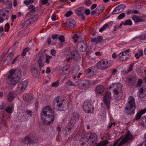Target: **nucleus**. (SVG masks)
<instances>
[{
  "mask_svg": "<svg viewBox=\"0 0 146 146\" xmlns=\"http://www.w3.org/2000/svg\"><path fill=\"white\" fill-rule=\"evenodd\" d=\"M58 35L57 34H55L52 36V38L53 40L58 38Z\"/></svg>",
  "mask_w": 146,
  "mask_h": 146,
  "instance_id": "55",
  "label": "nucleus"
},
{
  "mask_svg": "<svg viewBox=\"0 0 146 146\" xmlns=\"http://www.w3.org/2000/svg\"><path fill=\"white\" fill-rule=\"evenodd\" d=\"M52 58V56H47L46 57L45 62L47 64L49 63V60L51 59Z\"/></svg>",
  "mask_w": 146,
  "mask_h": 146,
  "instance_id": "47",
  "label": "nucleus"
},
{
  "mask_svg": "<svg viewBox=\"0 0 146 146\" xmlns=\"http://www.w3.org/2000/svg\"><path fill=\"white\" fill-rule=\"evenodd\" d=\"M18 117L19 119L20 120L22 121H23L25 120H26L28 117L27 116H25L24 115H22L20 114L19 115H18Z\"/></svg>",
  "mask_w": 146,
  "mask_h": 146,
  "instance_id": "35",
  "label": "nucleus"
},
{
  "mask_svg": "<svg viewBox=\"0 0 146 146\" xmlns=\"http://www.w3.org/2000/svg\"><path fill=\"white\" fill-rule=\"evenodd\" d=\"M84 12L86 15H89L90 13V10L89 9H84Z\"/></svg>",
  "mask_w": 146,
  "mask_h": 146,
  "instance_id": "59",
  "label": "nucleus"
},
{
  "mask_svg": "<svg viewBox=\"0 0 146 146\" xmlns=\"http://www.w3.org/2000/svg\"><path fill=\"white\" fill-rule=\"evenodd\" d=\"M108 143V142L107 140H106L105 141H103L98 143L96 145V146H105L107 145Z\"/></svg>",
  "mask_w": 146,
  "mask_h": 146,
  "instance_id": "37",
  "label": "nucleus"
},
{
  "mask_svg": "<svg viewBox=\"0 0 146 146\" xmlns=\"http://www.w3.org/2000/svg\"><path fill=\"white\" fill-rule=\"evenodd\" d=\"M6 111L8 113H11L12 111V109L11 108L8 107L6 109Z\"/></svg>",
  "mask_w": 146,
  "mask_h": 146,
  "instance_id": "64",
  "label": "nucleus"
},
{
  "mask_svg": "<svg viewBox=\"0 0 146 146\" xmlns=\"http://www.w3.org/2000/svg\"><path fill=\"white\" fill-rule=\"evenodd\" d=\"M111 98L110 92H106L105 94V96L103 98V101L108 109L109 108L110 100Z\"/></svg>",
  "mask_w": 146,
  "mask_h": 146,
  "instance_id": "11",
  "label": "nucleus"
},
{
  "mask_svg": "<svg viewBox=\"0 0 146 146\" xmlns=\"http://www.w3.org/2000/svg\"><path fill=\"white\" fill-rule=\"evenodd\" d=\"M125 5H124L122 4L116 7L113 10V12L114 13L116 12H121L125 8Z\"/></svg>",
  "mask_w": 146,
  "mask_h": 146,
  "instance_id": "23",
  "label": "nucleus"
},
{
  "mask_svg": "<svg viewBox=\"0 0 146 146\" xmlns=\"http://www.w3.org/2000/svg\"><path fill=\"white\" fill-rule=\"evenodd\" d=\"M143 54V52L142 50L139 51L137 53H136L135 56L136 59H138L139 58V56H142Z\"/></svg>",
  "mask_w": 146,
  "mask_h": 146,
  "instance_id": "36",
  "label": "nucleus"
},
{
  "mask_svg": "<svg viewBox=\"0 0 146 146\" xmlns=\"http://www.w3.org/2000/svg\"><path fill=\"white\" fill-rule=\"evenodd\" d=\"M28 84V82L26 81H23L18 85L17 89L20 92H23L27 87Z\"/></svg>",
  "mask_w": 146,
  "mask_h": 146,
  "instance_id": "12",
  "label": "nucleus"
},
{
  "mask_svg": "<svg viewBox=\"0 0 146 146\" xmlns=\"http://www.w3.org/2000/svg\"><path fill=\"white\" fill-rule=\"evenodd\" d=\"M61 70L63 72V73L65 74H66L69 72L68 68L66 66L63 67L62 68H61Z\"/></svg>",
  "mask_w": 146,
  "mask_h": 146,
  "instance_id": "38",
  "label": "nucleus"
},
{
  "mask_svg": "<svg viewBox=\"0 0 146 146\" xmlns=\"http://www.w3.org/2000/svg\"><path fill=\"white\" fill-rule=\"evenodd\" d=\"M30 24V23L27 19L21 25V26L22 27H25L27 26Z\"/></svg>",
  "mask_w": 146,
  "mask_h": 146,
  "instance_id": "42",
  "label": "nucleus"
},
{
  "mask_svg": "<svg viewBox=\"0 0 146 146\" xmlns=\"http://www.w3.org/2000/svg\"><path fill=\"white\" fill-rule=\"evenodd\" d=\"M133 64H130L129 67L128 71V72H130L131 71L133 70Z\"/></svg>",
  "mask_w": 146,
  "mask_h": 146,
  "instance_id": "54",
  "label": "nucleus"
},
{
  "mask_svg": "<svg viewBox=\"0 0 146 146\" xmlns=\"http://www.w3.org/2000/svg\"><path fill=\"white\" fill-rule=\"evenodd\" d=\"M82 80L77 81L75 82V86L78 87L82 86Z\"/></svg>",
  "mask_w": 146,
  "mask_h": 146,
  "instance_id": "41",
  "label": "nucleus"
},
{
  "mask_svg": "<svg viewBox=\"0 0 146 146\" xmlns=\"http://www.w3.org/2000/svg\"><path fill=\"white\" fill-rule=\"evenodd\" d=\"M146 87L143 89V88H141L139 90V92L140 93L139 95V97L141 98H143L146 96Z\"/></svg>",
  "mask_w": 146,
  "mask_h": 146,
  "instance_id": "24",
  "label": "nucleus"
},
{
  "mask_svg": "<svg viewBox=\"0 0 146 146\" xmlns=\"http://www.w3.org/2000/svg\"><path fill=\"white\" fill-rule=\"evenodd\" d=\"M146 38V34H144L143 35L139 36V39L141 40L145 39Z\"/></svg>",
  "mask_w": 146,
  "mask_h": 146,
  "instance_id": "58",
  "label": "nucleus"
},
{
  "mask_svg": "<svg viewBox=\"0 0 146 146\" xmlns=\"http://www.w3.org/2000/svg\"><path fill=\"white\" fill-rule=\"evenodd\" d=\"M3 31V27H0V36H1L4 34Z\"/></svg>",
  "mask_w": 146,
  "mask_h": 146,
  "instance_id": "57",
  "label": "nucleus"
},
{
  "mask_svg": "<svg viewBox=\"0 0 146 146\" xmlns=\"http://www.w3.org/2000/svg\"><path fill=\"white\" fill-rule=\"evenodd\" d=\"M33 2L34 0H25L24 1V3L27 5H28L31 3H33Z\"/></svg>",
  "mask_w": 146,
  "mask_h": 146,
  "instance_id": "49",
  "label": "nucleus"
},
{
  "mask_svg": "<svg viewBox=\"0 0 146 146\" xmlns=\"http://www.w3.org/2000/svg\"><path fill=\"white\" fill-rule=\"evenodd\" d=\"M29 139V144H32L33 143V137L28 136Z\"/></svg>",
  "mask_w": 146,
  "mask_h": 146,
  "instance_id": "56",
  "label": "nucleus"
},
{
  "mask_svg": "<svg viewBox=\"0 0 146 146\" xmlns=\"http://www.w3.org/2000/svg\"><path fill=\"white\" fill-rule=\"evenodd\" d=\"M23 98L25 101L29 102L33 99V95L30 93L25 94L23 95Z\"/></svg>",
  "mask_w": 146,
  "mask_h": 146,
  "instance_id": "18",
  "label": "nucleus"
},
{
  "mask_svg": "<svg viewBox=\"0 0 146 146\" xmlns=\"http://www.w3.org/2000/svg\"><path fill=\"white\" fill-rule=\"evenodd\" d=\"M132 23L130 19H128L126 20L123 25H132Z\"/></svg>",
  "mask_w": 146,
  "mask_h": 146,
  "instance_id": "43",
  "label": "nucleus"
},
{
  "mask_svg": "<svg viewBox=\"0 0 146 146\" xmlns=\"http://www.w3.org/2000/svg\"><path fill=\"white\" fill-rule=\"evenodd\" d=\"M39 142V140L37 137H33V144L38 143Z\"/></svg>",
  "mask_w": 146,
  "mask_h": 146,
  "instance_id": "44",
  "label": "nucleus"
},
{
  "mask_svg": "<svg viewBox=\"0 0 146 146\" xmlns=\"http://www.w3.org/2000/svg\"><path fill=\"white\" fill-rule=\"evenodd\" d=\"M29 139L28 136H26L25 139L23 140L22 142L23 143H25L27 144H29Z\"/></svg>",
  "mask_w": 146,
  "mask_h": 146,
  "instance_id": "46",
  "label": "nucleus"
},
{
  "mask_svg": "<svg viewBox=\"0 0 146 146\" xmlns=\"http://www.w3.org/2000/svg\"><path fill=\"white\" fill-rule=\"evenodd\" d=\"M103 37L101 36H98L97 38H92L91 39V42H100L103 40Z\"/></svg>",
  "mask_w": 146,
  "mask_h": 146,
  "instance_id": "28",
  "label": "nucleus"
},
{
  "mask_svg": "<svg viewBox=\"0 0 146 146\" xmlns=\"http://www.w3.org/2000/svg\"><path fill=\"white\" fill-rule=\"evenodd\" d=\"M83 108L85 111L87 113L92 112L94 110L92 104L87 101H85L84 102Z\"/></svg>",
  "mask_w": 146,
  "mask_h": 146,
  "instance_id": "9",
  "label": "nucleus"
},
{
  "mask_svg": "<svg viewBox=\"0 0 146 146\" xmlns=\"http://www.w3.org/2000/svg\"><path fill=\"white\" fill-rule=\"evenodd\" d=\"M9 11L8 10H6L5 11H4V12H3L2 13H1V15L2 17H4L6 16L5 19L6 20H7L8 19L9 16Z\"/></svg>",
  "mask_w": 146,
  "mask_h": 146,
  "instance_id": "33",
  "label": "nucleus"
},
{
  "mask_svg": "<svg viewBox=\"0 0 146 146\" xmlns=\"http://www.w3.org/2000/svg\"><path fill=\"white\" fill-rule=\"evenodd\" d=\"M86 73L93 76L96 74L97 72L96 68L94 66L91 67L85 70Z\"/></svg>",
  "mask_w": 146,
  "mask_h": 146,
  "instance_id": "16",
  "label": "nucleus"
},
{
  "mask_svg": "<svg viewBox=\"0 0 146 146\" xmlns=\"http://www.w3.org/2000/svg\"><path fill=\"white\" fill-rule=\"evenodd\" d=\"M82 87L84 88L88 87L91 84L90 82L86 80H82Z\"/></svg>",
  "mask_w": 146,
  "mask_h": 146,
  "instance_id": "31",
  "label": "nucleus"
},
{
  "mask_svg": "<svg viewBox=\"0 0 146 146\" xmlns=\"http://www.w3.org/2000/svg\"><path fill=\"white\" fill-rule=\"evenodd\" d=\"M122 84L120 83L117 84L115 88L113 91L114 95H117L119 94H121L122 95L123 93L122 89Z\"/></svg>",
  "mask_w": 146,
  "mask_h": 146,
  "instance_id": "14",
  "label": "nucleus"
},
{
  "mask_svg": "<svg viewBox=\"0 0 146 146\" xmlns=\"http://www.w3.org/2000/svg\"><path fill=\"white\" fill-rule=\"evenodd\" d=\"M104 90L105 87L103 85H99L96 86L94 89V91L96 94H101L104 93Z\"/></svg>",
  "mask_w": 146,
  "mask_h": 146,
  "instance_id": "13",
  "label": "nucleus"
},
{
  "mask_svg": "<svg viewBox=\"0 0 146 146\" xmlns=\"http://www.w3.org/2000/svg\"><path fill=\"white\" fill-rule=\"evenodd\" d=\"M58 97H57L55 99L57 103L56 105L59 108L58 110L60 111H64L68 108V102L64 100H62L58 99Z\"/></svg>",
  "mask_w": 146,
  "mask_h": 146,
  "instance_id": "4",
  "label": "nucleus"
},
{
  "mask_svg": "<svg viewBox=\"0 0 146 146\" xmlns=\"http://www.w3.org/2000/svg\"><path fill=\"white\" fill-rule=\"evenodd\" d=\"M66 24L67 26L72 28L75 26L76 22L74 19L72 18H70L67 20Z\"/></svg>",
  "mask_w": 146,
  "mask_h": 146,
  "instance_id": "19",
  "label": "nucleus"
},
{
  "mask_svg": "<svg viewBox=\"0 0 146 146\" xmlns=\"http://www.w3.org/2000/svg\"><path fill=\"white\" fill-rule=\"evenodd\" d=\"M146 112V108L142 110L139 113H137L135 117L136 120H137L140 118L142 114Z\"/></svg>",
  "mask_w": 146,
  "mask_h": 146,
  "instance_id": "29",
  "label": "nucleus"
},
{
  "mask_svg": "<svg viewBox=\"0 0 146 146\" xmlns=\"http://www.w3.org/2000/svg\"><path fill=\"white\" fill-rule=\"evenodd\" d=\"M79 117L80 115L78 113H72V117L69 122L72 123L74 124L76 121L79 119Z\"/></svg>",
  "mask_w": 146,
  "mask_h": 146,
  "instance_id": "17",
  "label": "nucleus"
},
{
  "mask_svg": "<svg viewBox=\"0 0 146 146\" xmlns=\"http://www.w3.org/2000/svg\"><path fill=\"white\" fill-rule=\"evenodd\" d=\"M125 16V14L124 13H122L118 17V18L120 20L124 17Z\"/></svg>",
  "mask_w": 146,
  "mask_h": 146,
  "instance_id": "51",
  "label": "nucleus"
},
{
  "mask_svg": "<svg viewBox=\"0 0 146 146\" xmlns=\"http://www.w3.org/2000/svg\"><path fill=\"white\" fill-rule=\"evenodd\" d=\"M72 12L71 11H68L66 13L65 15L67 17H70L72 14Z\"/></svg>",
  "mask_w": 146,
  "mask_h": 146,
  "instance_id": "53",
  "label": "nucleus"
},
{
  "mask_svg": "<svg viewBox=\"0 0 146 146\" xmlns=\"http://www.w3.org/2000/svg\"><path fill=\"white\" fill-rule=\"evenodd\" d=\"M127 54H125L123 53H121L118 55L119 59L122 61H125L128 59Z\"/></svg>",
  "mask_w": 146,
  "mask_h": 146,
  "instance_id": "27",
  "label": "nucleus"
},
{
  "mask_svg": "<svg viewBox=\"0 0 146 146\" xmlns=\"http://www.w3.org/2000/svg\"><path fill=\"white\" fill-rule=\"evenodd\" d=\"M68 54L71 55L72 60L76 62H78L81 60V57L78 51L75 49L68 51Z\"/></svg>",
  "mask_w": 146,
  "mask_h": 146,
  "instance_id": "8",
  "label": "nucleus"
},
{
  "mask_svg": "<svg viewBox=\"0 0 146 146\" xmlns=\"http://www.w3.org/2000/svg\"><path fill=\"white\" fill-rule=\"evenodd\" d=\"M112 58L113 59H115L118 58L119 59L118 55H116L115 53H113L112 55Z\"/></svg>",
  "mask_w": 146,
  "mask_h": 146,
  "instance_id": "61",
  "label": "nucleus"
},
{
  "mask_svg": "<svg viewBox=\"0 0 146 146\" xmlns=\"http://www.w3.org/2000/svg\"><path fill=\"white\" fill-rule=\"evenodd\" d=\"M38 15L36 14L34 15L33 17L29 18L28 19L30 24L33 23L35 22L38 19Z\"/></svg>",
  "mask_w": 146,
  "mask_h": 146,
  "instance_id": "30",
  "label": "nucleus"
},
{
  "mask_svg": "<svg viewBox=\"0 0 146 146\" xmlns=\"http://www.w3.org/2000/svg\"><path fill=\"white\" fill-rule=\"evenodd\" d=\"M97 8V10L100 11L99 15H100L101 13H102L104 9V6L103 5H101L98 6Z\"/></svg>",
  "mask_w": 146,
  "mask_h": 146,
  "instance_id": "34",
  "label": "nucleus"
},
{
  "mask_svg": "<svg viewBox=\"0 0 146 146\" xmlns=\"http://www.w3.org/2000/svg\"><path fill=\"white\" fill-rule=\"evenodd\" d=\"M20 57L18 55L13 61L12 62V64H15L16 61L18 60H19V58Z\"/></svg>",
  "mask_w": 146,
  "mask_h": 146,
  "instance_id": "50",
  "label": "nucleus"
},
{
  "mask_svg": "<svg viewBox=\"0 0 146 146\" xmlns=\"http://www.w3.org/2000/svg\"><path fill=\"white\" fill-rule=\"evenodd\" d=\"M142 82V80H139L137 82V86H139L141 85Z\"/></svg>",
  "mask_w": 146,
  "mask_h": 146,
  "instance_id": "63",
  "label": "nucleus"
},
{
  "mask_svg": "<svg viewBox=\"0 0 146 146\" xmlns=\"http://www.w3.org/2000/svg\"><path fill=\"white\" fill-rule=\"evenodd\" d=\"M78 36L77 34H75V35L72 37V38L74 39V42H76L77 40L76 39L78 38Z\"/></svg>",
  "mask_w": 146,
  "mask_h": 146,
  "instance_id": "62",
  "label": "nucleus"
},
{
  "mask_svg": "<svg viewBox=\"0 0 146 146\" xmlns=\"http://www.w3.org/2000/svg\"><path fill=\"white\" fill-rule=\"evenodd\" d=\"M133 137V136L131 135L129 132H128L124 137L123 138L119 144L117 146H121L123 144L125 143L130 140ZM117 143L115 141L112 145L110 146H116Z\"/></svg>",
  "mask_w": 146,
  "mask_h": 146,
  "instance_id": "6",
  "label": "nucleus"
},
{
  "mask_svg": "<svg viewBox=\"0 0 146 146\" xmlns=\"http://www.w3.org/2000/svg\"><path fill=\"white\" fill-rule=\"evenodd\" d=\"M31 73L32 76L35 77H38L39 75L38 69L36 67H34L31 70Z\"/></svg>",
  "mask_w": 146,
  "mask_h": 146,
  "instance_id": "26",
  "label": "nucleus"
},
{
  "mask_svg": "<svg viewBox=\"0 0 146 146\" xmlns=\"http://www.w3.org/2000/svg\"><path fill=\"white\" fill-rule=\"evenodd\" d=\"M59 85V82L58 80H57L52 84L51 86L54 87H57Z\"/></svg>",
  "mask_w": 146,
  "mask_h": 146,
  "instance_id": "45",
  "label": "nucleus"
},
{
  "mask_svg": "<svg viewBox=\"0 0 146 146\" xmlns=\"http://www.w3.org/2000/svg\"><path fill=\"white\" fill-rule=\"evenodd\" d=\"M66 85L70 86H75V84H74L72 81L69 80L66 82Z\"/></svg>",
  "mask_w": 146,
  "mask_h": 146,
  "instance_id": "40",
  "label": "nucleus"
},
{
  "mask_svg": "<svg viewBox=\"0 0 146 146\" xmlns=\"http://www.w3.org/2000/svg\"><path fill=\"white\" fill-rule=\"evenodd\" d=\"M9 72L10 74L7 79V82L9 85L14 87L20 81L21 72L20 70L18 69H11Z\"/></svg>",
  "mask_w": 146,
  "mask_h": 146,
  "instance_id": "2",
  "label": "nucleus"
},
{
  "mask_svg": "<svg viewBox=\"0 0 146 146\" xmlns=\"http://www.w3.org/2000/svg\"><path fill=\"white\" fill-rule=\"evenodd\" d=\"M136 79L135 76H128V83L131 84H133L136 82Z\"/></svg>",
  "mask_w": 146,
  "mask_h": 146,
  "instance_id": "25",
  "label": "nucleus"
},
{
  "mask_svg": "<svg viewBox=\"0 0 146 146\" xmlns=\"http://www.w3.org/2000/svg\"><path fill=\"white\" fill-rule=\"evenodd\" d=\"M132 19L135 23H138L144 21V20L143 19H140L138 16L135 15H134L132 17Z\"/></svg>",
  "mask_w": 146,
  "mask_h": 146,
  "instance_id": "32",
  "label": "nucleus"
},
{
  "mask_svg": "<svg viewBox=\"0 0 146 146\" xmlns=\"http://www.w3.org/2000/svg\"><path fill=\"white\" fill-rule=\"evenodd\" d=\"M15 96V93L14 91H10L7 95V100L9 102L12 101L16 97Z\"/></svg>",
  "mask_w": 146,
  "mask_h": 146,
  "instance_id": "20",
  "label": "nucleus"
},
{
  "mask_svg": "<svg viewBox=\"0 0 146 146\" xmlns=\"http://www.w3.org/2000/svg\"><path fill=\"white\" fill-rule=\"evenodd\" d=\"M98 137L96 133L91 134L88 137L87 142L88 143L87 145L93 146L98 141Z\"/></svg>",
  "mask_w": 146,
  "mask_h": 146,
  "instance_id": "7",
  "label": "nucleus"
},
{
  "mask_svg": "<svg viewBox=\"0 0 146 146\" xmlns=\"http://www.w3.org/2000/svg\"><path fill=\"white\" fill-rule=\"evenodd\" d=\"M33 12H31L29 11V12H28L26 15V17H29L31 16L33 14Z\"/></svg>",
  "mask_w": 146,
  "mask_h": 146,
  "instance_id": "60",
  "label": "nucleus"
},
{
  "mask_svg": "<svg viewBox=\"0 0 146 146\" xmlns=\"http://www.w3.org/2000/svg\"><path fill=\"white\" fill-rule=\"evenodd\" d=\"M58 38L61 42H64L65 41L64 37L63 35L60 36L59 37H58Z\"/></svg>",
  "mask_w": 146,
  "mask_h": 146,
  "instance_id": "48",
  "label": "nucleus"
},
{
  "mask_svg": "<svg viewBox=\"0 0 146 146\" xmlns=\"http://www.w3.org/2000/svg\"><path fill=\"white\" fill-rule=\"evenodd\" d=\"M135 101L134 98L131 96L129 97L125 109L128 115L134 114L135 109Z\"/></svg>",
  "mask_w": 146,
  "mask_h": 146,
  "instance_id": "3",
  "label": "nucleus"
},
{
  "mask_svg": "<svg viewBox=\"0 0 146 146\" xmlns=\"http://www.w3.org/2000/svg\"><path fill=\"white\" fill-rule=\"evenodd\" d=\"M26 113L28 115H29L30 117H31L32 116V111L30 110H29L27 109L26 110Z\"/></svg>",
  "mask_w": 146,
  "mask_h": 146,
  "instance_id": "52",
  "label": "nucleus"
},
{
  "mask_svg": "<svg viewBox=\"0 0 146 146\" xmlns=\"http://www.w3.org/2000/svg\"><path fill=\"white\" fill-rule=\"evenodd\" d=\"M44 58V56L41 55L39 56V59L37 61V62L38 64V67L40 69H41V68L44 66V63L42 62Z\"/></svg>",
  "mask_w": 146,
  "mask_h": 146,
  "instance_id": "21",
  "label": "nucleus"
},
{
  "mask_svg": "<svg viewBox=\"0 0 146 146\" xmlns=\"http://www.w3.org/2000/svg\"><path fill=\"white\" fill-rule=\"evenodd\" d=\"M28 9L30 10V11L31 12H34L36 11L35 7L33 5H29L28 7Z\"/></svg>",
  "mask_w": 146,
  "mask_h": 146,
  "instance_id": "39",
  "label": "nucleus"
},
{
  "mask_svg": "<svg viewBox=\"0 0 146 146\" xmlns=\"http://www.w3.org/2000/svg\"><path fill=\"white\" fill-rule=\"evenodd\" d=\"M74 124L69 122L67 125L66 127L65 130V134L68 135L71 132V130L74 128Z\"/></svg>",
  "mask_w": 146,
  "mask_h": 146,
  "instance_id": "15",
  "label": "nucleus"
},
{
  "mask_svg": "<svg viewBox=\"0 0 146 146\" xmlns=\"http://www.w3.org/2000/svg\"><path fill=\"white\" fill-rule=\"evenodd\" d=\"M56 114L50 106L44 107L42 109L41 114V119L44 122L51 123L54 119Z\"/></svg>",
  "mask_w": 146,
  "mask_h": 146,
  "instance_id": "1",
  "label": "nucleus"
},
{
  "mask_svg": "<svg viewBox=\"0 0 146 146\" xmlns=\"http://www.w3.org/2000/svg\"><path fill=\"white\" fill-rule=\"evenodd\" d=\"M112 64L111 61L102 60L100 61L97 63V67L101 70H104L109 67Z\"/></svg>",
  "mask_w": 146,
  "mask_h": 146,
  "instance_id": "5",
  "label": "nucleus"
},
{
  "mask_svg": "<svg viewBox=\"0 0 146 146\" xmlns=\"http://www.w3.org/2000/svg\"><path fill=\"white\" fill-rule=\"evenodd\" d=\"M75 12L78 16L82 15L84 13V8L82 7L79 8L75 10Z\"/></svg>",
  "mask_w": 146,
  "mask_h": 146,
  "instance_id": "22",
  "label": "nucleus"
},
{
  "mask_svg": "<svg viewBox=\"0 0 146 146\" xmlns=\"http://www.w3.org/2000/svg\"><path fill=\"white\" fill-rule=\"evenodd\" d=\"M87 47V43L84 40L78 42L77 46V48H78L79 51L81 52L85 51Z\"/></svg>",
  "mask_w": 146,
  "mask_h": 146,
  "instance_id": "10",
  "label": "nucleus"
}]
</instances>
